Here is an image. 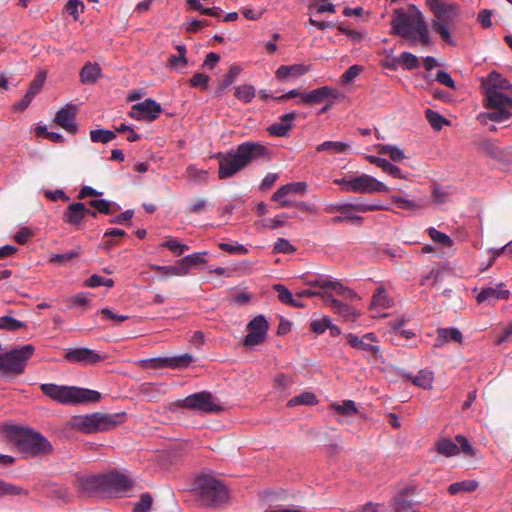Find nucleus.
I'll return each mask as SVG.
<instances>
[{"mask_svg":"<svg viewBox=\"0 0 512 512\" xmlns=\"http://www.w3.org/2000/svg\"><path fill=\"white\" fill-rule=\"evenodd\" d=\"M391 27L393 34L401 36L410 43H415L417 39L423 46H428L431 43L428 26L415 5H410L408 10L395 9Z\"/></svg>","mask_w":512,"mask_h":512,"instance_id":"obj_1","label":"nucleus"},{"mask_svg":"<svg viewBox=\"0 0 512 512\" xmlns=\"http://www.w3.org/2000/svg\"><path fill=\"white\" fill-rule=\"evenodd\" d=\"M4 431L7 438L27 456L37 457L52 451V445L48 439L32 429L19 425H7Z\"/></svg>","mask_w":512,"mask_h":512,"instance_id":"obj_2","label":"nucleus"},{"mask_svg":"<svg viewBox=\"0 0 512 512\" xmlns=\"http://www.w3.org/2000/svg\"><path fill=\"white\" fill-rule=\"evenodd\" d=\"M40 389L43 394L64 405L96 402L101 398V394L98 391L75 386H61L53 383H45L40 386Z\"/></svg>","mask_w":512,"mask_h":512,"instance_id":"obj_3","label":"nucleus"},{"mask_svg":"<svg viewBox=\"0 0 512 512\" xmlns=\"http://www.w3.org/2000/svg\"><path fill=\"white\" fill-rule=\"evenodd\" d=\"M310 287L306 289H302L297 293V298L302 301L304 297H320L324 302V296L330 295L331 292H334L336 295L341 296L345 299H356L358 295L352 289L347 286H344L337 280H334L330 277L325 276H317L313 279H310L306 282Z\"/></svg>","mask_w":512,"mask_h":512,"instance_id":"obj_4","label":"nucleus"},{"mask_svg":"<svg viewBox=\"0 0 512 512\" xmlns=\"http://www.w3.org/2000/svg\"><path fill=\"white\" fill-rule=\"evenodd\" d=\"M430 8L435 16L432 21V29L440 35L444 42L452 44L449 29L454 26L460 15L459 5L457 3L436 1L430 4Z\"/></svg>","mask_w":512,"mask_h":512,"instance_id":"obj_5","label":"nucleus"},{"mask_svg":"<svg viewBox=\"0 0 512 512\" xmlns=\"http://www.w3.org/2000/svg\"><path fill=\"white\" fill-rule=\"evenodd\" d=\"M119 418V414H103L96 412L73 416L69 421V425L76 431L92 434L113 429L120 423Z\"/></svg>","mask_w":512,"mask_h":512,"instance_id":"obj_6","label":"nucleus"},{"mask_svg":"<svg viewBox=\"0 0 512 512\" xmlns=\"http://www.w3.org/2000/svg\"><path fill=\"white\" fill-rule=\"evenodd\" d=\"M200 502L205 506H217L227 500L226 487L211 475L202 474L195 480Z\"/></svg>","mask_w":512,"mask_h":512,"instance_id":"obj_7","label":"nucleus"},{"mask_svg":"<svg viewBox=\"0 0 512 512\" xmlns=\"http://www.w3.org/2000/svg\"><path fill=\"white\" fill-rule=\"evenodd\" d=\"M486 107L491 111L487 113L488 118L494 122H502L512 115V96L505 95L495 87H486Z\"/></svg>","mask_w":512,"mask_h":512,"instance_id":"obj_8","label":"nucleus"},{"mask_svg":"<svg viewBox=\"0 0 512 512\" xmlns=\"http://www.w3.org/2000/svg\"><path fill=\"white\" fill-rule=\"evenodd\" d=\"M32 344L24 345L18 349L0 355V371L7 374L19 375L24 372L28 359L34 354Z\"/></svg>","mask_w":512,"mask_h":512,"instance_id":"obj_9","label":"nucleus"},{"mask_svg":"<svg viewBox=\"0 0 512 512\" xmlns=\"http://www.w3.org/2000/svg\"><path fill=\"white\" fill-rule=\"evenodd\" d=\"M176 405L201 413H216L222 409L212 394L206 391L194 393L184 399H180L176 402Z\"/></svg>","mask_w":512,"mask_h":512,"instance_id":"obj_10","label":"nucleus"},{"mask_svg":"<svg viewBox=\"0 0 512 512\" xmlns=\"http://www.w3.org/2000/svg\"><path fill=\"white\" fill-rule=\"evenodd\" d=\"M435 451L445 457H454L465 452L470 456H474L475 452L473 447L469 444L467 439L462 435H457L455 441L450 438H439L434 443Z\"/></svg>","mask_w":512,"mask_h":512,"instance_id":"obj_11","label":"nucleus"},{"mask_svg":"<svg viewBox=\"0 0 512 512\" xmlns=\"http://www.w3.org/2000/svg\"><path fill=\"white\" fill-rule=\"evenodd\" d=\"M235 151L244 168L254 161L269 159L270 156V151L265 145L252 141L241 143Z\"/></svg>","mask_w":512,"mask_h":512,"instance_id":"obj_12","label":"nucleus"},{"mask_svg":"<svg viewBox=\"0 0 512 512\" xmlns=\"http://www.w3.org/2000/svg\"><path fill=\"white\" fill-rule=\"evenodd\" d=\"M346 337L348 344L352 348L363 351L374 358H382L379 340L375 333L369 332L364 334L362 337L349 333Z\"/></svg>","mask_w":512,"mask_h":512,"instance_id":"obj_13","label":"nucleus"},{"mask_svg":"<svg viewBox=\"0 0 512 512\" xmlns=\"http://www.w3.org/2000/svg\"><path fill=\"white\" fill-rule=\"evenodd\" d=\"M134 481L117 471L104 473V494H125L131 490Z\"/></svg>","mask_w":512,"mask_h":512,"instance_id":"obj_14","label":"nucleus"},{"mask_svg":"<svg viewBox=\"0 0 512 512\" xmlns=\"http://www.w3.org/2000/svg\"><path fill=\"white\" fill-rule=\"evenodd\" d=\"M162 111L160 103L151 98L132 106L130 116L136 120L154 121Z\"/></svg>","mask_w":512,"mask_h":512,"instance_id":"obj_15","label":"nucleus"},{"mask_svg":"<svg viewBox=\"0 0 512 512\" xmlns=\"http://www.w3.org/2000/svg\"><path fill=\"white\" fill-rule=\"evenodd\" d=\"M217 158L219 161V179H227L244 169L236 151L218 153Z\"/></svg>","mask_w":512,"mask_h":512,"instance_id":"obj_16","label":"nucleus"},{"mask_svg":"<svg viewBox=\"0 0 512 512\" xmlns=\"http://www.w3.org/2000/svg\"><path fill=\"white\" fill-rule=\"evenodd\" d=\"M306 182H291L282 185L271 197L275 202H279L281 208H288L292 206V202L288 199L289 196L303 195L307 191Z\"/></svg>","mask_w":512,"mask_h":512,"instance_id":"obj_17","label":"nucleus"},{"mask_svg":"<svg viewBox=\"0 0 512 512\" xmlns=\"http://www.w3.org/2000/svg\"><path fill=\"white\" fill-rule=\"evenodd\" d=\"M205 263V258H181L173 265L154 266L157 270L162 271L164 276H182L189 273L192 269L200 264Z\"/></svg>","mask_w":512,"mask_h":512,"instance_id":"obj_18","label":"nucleus"},{"mask_svg":"<svg viewBox=\"0 0 512 512\" xmlns=\"http://www.w3.org/2000/svg\"><path fill=\"white\" fill-rule=\"evenodd\" d=\"M351 186V192L354 193H376L389 191V188L384 183L368 174L353 177V183H351Z\"/></svg>","mask_w":512,"mask_h":512,"instance_id":"obj_19","label":"nucleus"},{"mask_svg":"<svg viewBox=\"0 0 512 512\" xmlns=\"http://www.w3.org/2000/svg\"><path fill=\"white\" fill-rule=\"evenodd\" d=\"M64 358L69 363H78L81 365H93L105 359V356L100 355L95 350L89 348H76L70 349L64 355Z\"/></svg>","mask_w":512,"mask_h":512,"instance_id":"obj_20","label":"nucleus"},{"mask_svg":"<svg viewBox=\"0 0 512 512\" xmlns=\"http://www.w3.org/2000/svg\"><path fill=\"white\" fill-rule=\"evenodd\" d=\"M76 114L77 106L74 104H67L57 112L54 121L67 132L75 134L78 130V126L75 122Z\"/></svg>","mask_w":512,"mask_h":512,"instance_id":"obj_21","label":"nucleus"},{"mask_svg":"<svg viewBox=\"0 0 512 512\" xmlns=\"http://www.w3.org/2000/svg\"><path fill=\"white\" fill-rule=\"evenodd\" d=\"M504 284H499L495 287H483L478 293L476 300L479 304L485 303L494 305L498 300H506L510 296L509 290L503 288Z\"/></svg>","mask_w":512,"mask_h":512,"instance_id":"obj_22","label":"nucleus"},{"mask_svg":"<svg viewBox=\"0 0 512 512\" xmlns=\"http://www.w3.org/2000/svg\"><path fill=\"white\" fill-rule=\"evenodd\" d=\"M86 215L96 218L97 212L87 208L82 202H74L66 208L63 220L68 224H79Z\"/></svg>","mask_w":512,"mask_h":512,"instance_id":"obj_23","label":"nucleus"},{"mask_svg":"<svg viewBox=\"0 0 512 512\" xmlns=\"http://www.w3.org/2000/svg\"><path fill=\"white\" fill-rule=\"evenodd\" d=\"M331 292L330 295L324 296V304L331 307V309L339 314L342 318L347 321H355L359 316L358 312L351 305L343 303L337 300Z\"/></svg>","mask_w":512,"mask_h":512,"instance_id":"obj_24","label":"nucleus"},{"mask_svg":"<svg viewBox=\"0 0 512 512\" xmlns=\"http://www.w3.org/2000/svg\"><path fill=\"white\" fill-rule=\"evenodd\" d=\"M296 119V112H290L279 117V120L271 124L267 131L270 135L276 137H287L293 128V122Z\"/></svg>","mask_w":512,"mask_h":512,"instance_id":"obj_25","label":"nucleus"},{"mask_svg":"<svg viewBox=\"0 0 512 512\" xmlns=\"http://www.w3.org/2000/svg\"><path fill=\"white\" fill-rule=\"evenodd\" d=\"M78 488L85 493L104 494V473L98 475H86L78 478Z\"/></svg>","mask_w":512,"mask_h":512,"instance_id":"obj_26","label":"nucleus"},{"mask_svg":"<svg viewBox=\"0 0 512 512\" xmlns=\"http://www.w3.org/2000/svg\"><path fill=\"white\" fill-rule=\"evenodd\" d=\"M328 98H336L335 90L329 86H322L301 94V102L307 104H320Z\"/></svg>","mask_w":512,"mask_h":512,"instance_id":"obj_27","label":"nucleus"},{"mask_svg":"<svg viewBox=\"0 0 512 512\" xmlns=\"http://www.w3.org/2000/svg\"><path fill=\"white\" fill-rule=\"evenodd\" d=\"M192 360V355L185 353L179 356L155 358L153 359V366L156 368H182L187 367L192 362Z\"/></svg>","mask_w":512,"mask_h":512,"instance_id":"obj_28","label":"nucleus"},{"mask_svg":"<svg viewBox=\"0 0 512 512\" xmlns=\"http://www.w3.org/2000/svg\"><path fill=\"white\" fill-rule=\"evenodd\" d=\"M367 160L371 164H374L377 167L381 168L385 173L393 176L394 178H398V179L405 178L403 173H402V171H401V169L398 166L390 163L385 158H381V157L370 155V156L367 157Z\"/></svg>","mask_w":512,"mask_h":512,"instance_id":"obj_29","label":"nucleus"},{"mask_svg":"<svg viewBox=\"0 0 512 512\" xmlns=\"http://www.w3.org/2000/svg\"><path fill=\"white\" fill-rule=\"evenodd\" d=\"M437 339L435 340L434 347H441L444 343L454 341L461 343L463 336L457 328H439Z\"/></svg>","mask_w":512,"mask_h":512,"instance_id":"obj_30","label":"nucleus"},{"mask_svg":"<svg viewBox=\"0 0 512 512\" xmlns=\"http://www.w3.org/2000/svg\"><path fill=\"white\" fill-rule=\"evenodd\" d=\"M351 150V143L341 141H325L316 147L317 152H328L331 155L345 154Z\"/></svg>","mask_w":512,"mask_h":512,"instance_id":"obj_31","label":"nucleus"},{"mask_svg":"<svg viewBox=\"0 0 512 512\" xmlns=\"http://www.w3.org/2000/svg\"><path fill=\"white\" fill-rule=\"evenodd\" d=\"M308 67L303 64L294 65H281L276 71V77L279 80L287 79L288 77H299L308 72Z\"/></svg>","mask_w":512,"mask_h":512,"instance_id":"obj_32","label":"nucleus"},{"mask_svg":"<svg viewBox=\"0 0 512 512\" xmlns=\"http://www.w3.org/2000/svg\"><path fill=\"white\" fill-rule=\"evenodd\" d=\"M273 289L278 293V299L289 306L292 307H304V303L297 298V293L293 295L290 290H288L282 284H275Z\"/></svg>","mask_w":512,"mask_h":512,"instance_id":"obj_33","label":"nucleus"},{"mask_svg":"<svg viewBox=\"0 0 512 512\" xmlns=\"http://www.w3.org/2000/svg\"><path fill=\"white\" fill-rule=\"evenodd\" d=\"M101 68L96 63H86L80 71V80L83 84H92L100 77Z\"/></svg>","mask_w":512,"mask_h":512,"instance_id":"obj_34","label":"nucleus"},{"mask_svg":"<svg viewBox=\"0 0 512 512\" xmlns=\"http://www.w3.org/2000/svg\"><path fill=\"white\" fill-rule=\"evenodd\" d=\"M159 246L168 249V251L176 256L183 255L190 251V247L187 244L175 237H166Z\"/></svg>","mask_w":512,"mask_h":512,"instance_id":"obj_35","label":"nucleus"},{"mask_svg":"<svg viewBox=\"0 0 512 512\" xmlns=\"http://www.w3.org/2000/svg\"><path fill=\"white\" fill-rule=\"evenodd\" d=\"M91 303V294L87 292H81L76 295L70 296L66 299L68 308H80L82 311L88 310Z\"/></svg>","mask_w":512,"mask_h":512,"instance_id":"obj_36","label":"nucleus"},{"mask_svg":"<svg viewBox=\"0 0 512 512\" xmlns=\"http://www.w3.org/2000/svg\"><path fill=\"white\" fill-rule=\"evenodd\" d=\"M28 494V490L22 486L0 479V497L27 496Z\"/></svg>","mask_w":512,"mask_h":512,"instance_id":"obj_37","label":"nucleus"},{"mask_svg":"<svg viewBox=\"0 0 512 512\" xmlns=\"http://www.w3.org/2000/svg\"><path fill=\"white\" fill-rule=\"evenodd\" d=\"M349 209H353L359 212H369V211H377L383 210V206H368V203L356 202V203H348L336 205L334 210L341 213L346 214Z\"/></svg>","mask_w":512,"mask_h":512,"instance_id":"obj_38","label":"nucleus"},{"mask_svg":"<svg viewBox=\"0 0 512 512\" xmlns=\"http://www.w3.org/2000/svg\"><path fill=\"white\" fill-rule=\"evenodd\" d=\"M419 502L408 500L402 495H396L393 499L395 512H418Z\"/></svg>","mask_w":512,"mask_h":512,"instance_id":"obj_39","label":"nucleus"},{"mask_svg":"<svg viewBox=\"0 0 512 512\" xmlns=\"http://www.w3.org/2000/svg\"><path fill=\"white\" fill-rule=\"evenodd\" d=\"M242 68L238 65H231L228 72L223 76L222 80L218 84L217 93L220 95L230 85L234 83L236 78L241 73Z\"/></svg>","mask_w":512,"mask_h":512,"instance_id":"obj_40","label":"nucleus"},{"mask_svg":"<svg viewBox=\"0 0 512 512\" xmlns=\"http://www.w3.org/2000/svg\"><path fill=\"white\" fill-rule=\"evenodd\" d=\"M478 482L475 480H463L449 485L448 492L451 495H457L462 492H473L477 489Z\"/></svg>","mask_w":512,"mask_h":512,"instance_id":"obj_41","label":"nucleus"},{"mask_svg":"<svg viewBox=\"0 0 512 512\" xmlns=\"http://www.w3.org/2000/svg\"><path fill=\"white\" fill-rule=\"evenodd\" d=\"M391 304L392 301L386 294L385 289L383 287H378L372 296L371 307L386 309L389 308Z\"/></svg>","mask_w":512,"mask_h":512,"instance_id":"obj_42","label":"nucleus"},{"mask_svg":"<svg viewBox=\"0 0 512 512\" xmlns=\"http://www.w3.org/2000/svg\"><path fill=\"white\" fill-rule=\"evenodd\" d=\"M434 376L431 371L421 370L417 375L411 377V381L415 386H418L423 389L432 388Z\"/></svg>","mask_w":512,"mask_h":512,"instance_id":"obj_43","label":"nucleus"},{"mask_svg":"<svg viewBox=\"0 0 512 512\" xmlns=\"http://www.w3.org/2000/svg\"><path fill=\"white\" fill-rule=\"evenodd\" d=\"M333 412L344 416H354L358 413L355 402L352 400H345L342 403H333L331 405Z\"/></svg>","mask_w":512,"mask_h":512,"instance_id":"obj_44","label":"nucleus"},{"mask_svg":"<svg viewBox=\"0 0 512 512\" xmlns=\"http://www.w3.org/2000/svg\"><path fill=\"white\" fill-rule=\"evenodd\" d=\"M116 138V133L108 129H94L90 131V139L94 143H109Z\"/></svg>","mask_w":512,"mask_h":512,"instance_id":"obj_45","label":"nucleus"},{"mask_svg":"<svg viewBox=\"0 0 512 512\" xmlns=\"http://www.w3.org/2000/svg\"><path fill=\"white\" fill-rule=\"evenodd\" d=\"M379 153L387 155L394 162H401L406 158L405 153L402 149L395 145H379Z\"/></svg>","mask_w":512,"mask_h":512,"instance_id":"obj_46","label":"nucleus"},{"mask_svg":"<svg viewBox=\"0 0 512 512\" xmlns=\"http://www.w3.org/2000/svg\"><path fill=\"white\" fill-rule=\"evenodd\" d=\"M255 94L256 90L250 84H243L235 88V97L244 103H250L254 99Z\"/></svg>","mask_w":512,"mask_h":512,"instance_id":"obj_47","label":"nucleus"},{"mask_svg":"<svg viewBox=\"0 0 512 512\" xmlns=\"http://www.w3.org/2000/svg\"><path fill=\"white\" fill-rule=\"evenodd\" d=\"M318 403L317 397L312 392H304L291 398L288 401V406L294 407L298 405H315Z\"/></svg>","mask_w":512,"mask_h":512,"instance_id":"obj_48","label":"nucleus"},{"mask_svg":"<svg viewBox=\"0 0 512 512\" xmlns=\"http://www.w3.org/2000/svg\"><path fill=\"white\" fill-rule=\"evenodd\" d=\"M187 4L190 9L199 11L203 15L220 18L221 13H222L221 9L217 8V7L204 8L199 0H187Z\"/></svg>","mask_w":512,"mask_h":512,"instance_id":"obj_49","label":"nucleus"},{"mask_svg":"<svg viewBox=\"0 0 512 512\" xmlns=\"http://www.w3.org/2000/svg\"><path fill=\"white\" fill-rule=\"evenodd\" d=\"M248 330L260 334H267L269 325L264 316L259 315L253 318L248 324Z\"/></svg>","mask_w":512,"mask_h":512,"instance_id":"obj_50","label":"nucleus"},{"mask_svg":"<svg viewBox=\"0 0 512 512\" xmlns=\"http://www.w3.org/2000/svg\"><path fill=\"white\" fill-rule=\"evenodd\" d=\"M391 199L398 208L404 210L413 211L421 207V205L417 201L413 199H407L402 196L392 195Z\"/></svg>","mask_w":512,"mask_h":512,"instance_id":"obj_51","label":"nucleus"},{"mask_svg":"<svg viewBox=\"0 0 512 512\" xmlns=\"http://www.w3.org/2000/svg\"><path fill=\"white\" fill-rule=\"evenodd\" d=\"M426 119L428 120L429 124L435 129V130H441L444 124H447L448 121L440 115L438 112H435L431 109H427L425 111Z\"/></svg>","mask_w":512,"mask_h":512,"instance_id":"obj_52","label":"nucleus"},{"mask_svg":"<svg viewBox=\"0 0 512 512\" xmlns=\"http://www.w3.org/2000/svg\"><path fill=\"white\" fill-rule=\"evenodd\" d=\"M219 248L228 254H247L249 250L237 242H220Z\"/></svg>","mask_w":512,"mask_h":512,"instance_id":"obj_53","label":"nucleus"},{"mask_svg":"<svg viewBox=\"0 0 512 512\" xmlns=\"http://www.w3.org/2000/svg\"><path fill=\"white\" fill-rule=\"evenodd\" d=\"M84 3L81 0H69L65 5V11L77 21L80 13L84 11Z\"/></svg>","mask_w":512,"mask_h":512,"instance_id":"obj_54","label":"nucleus"},{"mask_svg":"<svg viewBox=\"0 0 512 512\" xmlns=\"http://www.w3.org/2000/svg\"><path fill=\"white\" fill-rule=\"evenodd\" d=\"M25 325L23 322L11 317L2 316L0 317V329L7 331H16L23 328Z\"/></svg>","mask_w":512,"mask_h":512,"instance_id":"obj_55","label":"nucleus"},{"mask_svg":"<svg viewBox=\"0 0 512 512\" xmlns=\"http://www.w3.org/2000/svg\"><path fill=\"white\" fill-rule=\"evenodd\" d=\"M294 252H296V248L284 238H278L272 250L274 254H292Z\"/></svg>","mask_w":512,"mask_h":512,"instance_id":"obj_56","label":"nucleus"},{"mask_svg":"<svg viewBox=\"0 0 512 512\" xmlns=\"http://www.w3.org/2000/svg\"><path fill=\"white\" fill-rule=\"evenodd\" d=\"M428 234L434 242L440 243L444 247H450L453 244L452 239L447 234L435 228H429Z\"/></svg>","mask_w":512,"mask_h":512,"instance_id":"obj_57","label":"nucleus"},{"mask_svg":"<svg viewBox=\"0 0 512 512\" xmlns=\"http://www.w3.org/2000/svg\"><path fill=\"white\" fill-rule=\"evenodd\" d=\"M84 285L87 287H100V286H106V287H112L114 285V281L110 278H105L99 275H92L87 280H85Z\"/></svg>","mask_w":512,"mask_h":512,"instance_id":"obj_58","label":"nucleus"},{"mask_svg":"<svg viewBox=\"0 0 512 512\" xmlns=\"http://www.w3.org/2000/svg\"><path fill=\"white\" fill-rule=\"evenodd\" d=\"M487 87H495L498 91L503 89H508L511 87V84L505 78H502L500 74L491 73L489 76V84Z\"/></svg>","mask_w":512,"mask_h":512,"instance_id":"obj_59","label":"nucleus"},{"mask_svg":"<svg viewBox=\"0 0 512 512\" xmlns=\"http://www.w3.org/2000/svg\"><path fill=\"white\" fill-rule=\"evenodd\" d=\"M125 235H126V232L124 230L118 229V228H113V229L107 231L104 234L103 239H102V245L104 246L105 251L108 252L109 248L113 244L112 238L123 237Z\"/></svg>","mask_w":512,"mask_h":512,"instance_id":"obj_60","label":"nucleus"},{"mask_svg":"<svg viewBox=\"0 0 512 512\" xmlns=\"http://www.w3.org/2000/svg\"><path fill=\"white\" fill-rule=\"evenodd\" d=\"M328 327H330V318L327 316H323L320 319H314L310 324L311 330L317 335L323 334Z\"/></svg>","mask_w":512,"mask_h":512,"instance_id":"obj_61","label":"nucleus"},{"mask_svg":"<svg viewBox=\"0 0 512 512\" xmlns=\"http://www.w3.org/2000/svg\"><path fill=\"white\" fill-rule=\"evenodd\" d=\"M399 61L408 70L416 69L419 66V60L417 56L410 52H402L400 54Z\"/></svg>","mask_w":512,"mask_h":512,"instance_id":"obj_62","label":"nucleus"},{"mask_svg":"<svg viewBox=\"0 0 512 512\" xmlns=\"http://www.w3.org/2000/svg\"><path fill=\"white\" fill-rule=\"evenodd\" d=\"M385 507L383 504L367 502L363 505L356 506L349 510V512H384Z\"/></svg>","mask_w":512,"mask_h":512,"instance_id":"obj_63","label":"nucleus"},{"mask_svg":"<svg viewBox=\"0 0 512 512\" xmlns=\"http://www.w3.org/2000/svg\"><path fill=\"white\" fill-rule=\"evenodd\" d=\"M46 79V73L41 72L39 73L31 82L29 90L27 91L29 94H31L33 97H35L42 89L44 82Z\"/></svg>","mask_w":512,"mask_h":512,"instance_id":"obj_64","label":"nucleus"}]
</instances>
